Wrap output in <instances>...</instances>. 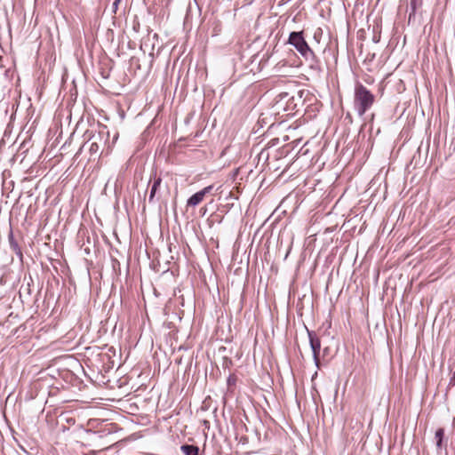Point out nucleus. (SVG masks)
Instances as JSON below:
<instances>
[{
  "label": "nucleus",
  "mask_w": 455,
  "mask_h": 455,
  "mask_svg": "<svg viewBox=\"0 0 455 455\" xmlns=\"http://www.w3.org/2000/svg\"><path fill=\"white\" fill-rule=\"evenodd\" d=\"M375 96L362 84H357L354 92V108L358 116H363L373 105Z\"/></svg>",
  "instance_id": "1"
},
{
  "label": "nucleus",
  "mask_w": 455,
  "mask_h": 455,
  "mask_svg": "<svg viewBox=\"0 0 455 455\" xmlns=\"http://www.w3.org/2000/svg\"><path fill=\"white\" fill-rule=\"evenodd\" d=\"M288 44L292 45L306 60H315V54L305 40L303 31L291 32L288 38Z\"/></svg>",
  "instance_id": "2"
},
{
  "label": "nucleus",
  "mask_w": 455,
  "mask_h": 455,
  "mask_svg": "<svg viewBox=\"0 0 455 455\" xmlns=\"http://www.w3.org/2000/svg\"><path fill=\"white\" fill-rule=\"evenodd\" d=\"M307 334H308L310 347H311L312 353H313L314 363H315L316 368L320 369V367H321L320 366L321 363H320V358H319V354H320V350H321L320 339L312 331L307 330Z\"/></svg>",
  "instance_id": "3"
},
{
  "label": "nucleus",
  "mask_w": 455,
  "mask_h": 455,
  "mask_svg": "<svg viewBox=\"0 0 455 455\" xmlns=\"http://www.w3.org/2000/svg\"><path fill=\"white\" fill-rule=\"evenodd\" d=\"M213 189V185H209L205 188H204L202 190L196 192V194H194L193 196H191L188 201H187V206H191V207H195L196 205H198L199 204H201L205 196L210 194Z\"/></svg>",
  "instance_id": "4"
},
{
  "label": "nucleus",
  "mask_w": 455,
  "mask_h": 455,
  "mask_svg": "<svg viewBox=\"0 0 455 455\" xmlns=\"http://www.w3.org/2000/svg\"><path fill=\"white\" fill-rule=\"evenodd\" d=\"M161 183H162V179L160 177L156 178L154 180V182H153L151 189H150L149 197H148V202L150 204L155 203V196H156V191L158 190V188L161 186Z\"/></svg>",
  "instance_id": "5"
},
{
  "label": "nucleus",
  "mask_w": 455,
  "mask_h": 455,
  "mask_svg": "<svg viewBox=\"0 0 455 455\" xmlns=\"http://www.w3.org/2000/svg\"><path fill=\"white\" fill-rule=\"evenodd\" d=\"M184 455H198L199 449L196 445L184 444L180 447Z\"/></svg>",
  "instance_id": "6"
},
{
  "label": "nucleus",
  "mask_w": 455,
  "mask_h": 455,
  "mask_svg": "<svg viewBox=\"0 0 455 455\" xmlns=\"http://www.w3.org/2000/svg\"><path fill=\"white\" fill-rule=\"evenodd\" d=\"M443 436H444V430H443V428H438L435 431V440H436V446L438 448L442 447V442H443Z\"/></svg>",
  "instance_id": "7"
},
{
  "label": "nucleus",
  "mask_w": 455,
  "mask_h": 455,
  "mask_svg": "<svg viewBox=\"0 0 455 455\" xmlns=\"http://www.w3.org/2000/svg\"><path fill=\"white\" fill-rule=\"evenodd\" d=\"M99 150H100L99 142L97 140L92 141V143L90 144V147H89V152L91 153V155L98 153Z\"/></svg>",
  "instance_id": "8"
},
{
  "label": "nucleus",
  "mask_w": 455,
  "mask_h": 455,
  "mask_svg": "<svg viewBox=\"0 0 455 455\" xmlns=\"http://www.w3.org/2000/svg\"><path fill=\"white\" fill-rule=\"evenodd\" d=\"M237 380V377L235 374H230L227 379V384L228 387L235 386Z\"/></svg>",
  "instance_id": "9"
},
{
  "label": "nucleus",
  "mask_w": 455,
  "mask_h": 455,
  "mask_svg": "<svg viewBox=\"0 0 455 455\" xmlns=\"http://www.w3.org/2000/svg\"><path fill=\"white\" fill-rule=\"evenodd\" d=\"M322 36V29L318 28L315 34H314V39L319 43L320 42V36Z\"/></svg>",
  "instance_id": "10"
},
{
  "label": "nucleus",
  "mask_w": 455,
  "mask_h": 455,
  "mask_svg": "<svg viewBox=\"0 0 455 455\" xmlns=\"http://www.w3.org/2000/svg\"><path fill=\"white\" fill-rule=\"evenodd\" d=\"M411 12L410 13V17L411 16L412 13L415 12L416 11V8H417V0H411Z\"/></svg>",
  "instance_id": "11"
},
{
  "label": "nucleus",
  "mask_w": 455,
  "mask_h": 455,
  "mask_svg": "<svg viewBox=\"0 0 455 455\" xmlns=\"http://www.w3.org/2000/svg\"><path fill=\"white\" fill-rule=\"evenodd\" d=\"M121 0H115L113 5L116 8Z\"/></svg>",
  "instance_id": "12"
},
{
  "label": "nucleus",
  "mask_w": 455,
  "mask_h": 455,
  "mask_svg": "<svg viewBox=\"0 0 455 455\" xmlns=\"http://www.w3.org/2000/svg\"><path fill=\"white\" fill-rule=\"evenodd\" d=\"M451 380L455 382V371L453 372V375H452Z\"/></svg>",
  "instance_id": "13"
}]
</instances>
